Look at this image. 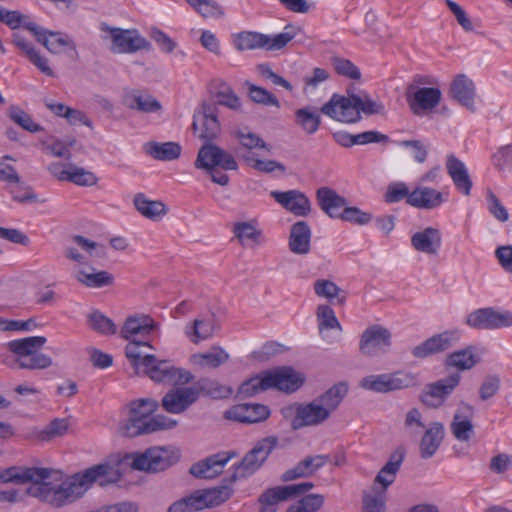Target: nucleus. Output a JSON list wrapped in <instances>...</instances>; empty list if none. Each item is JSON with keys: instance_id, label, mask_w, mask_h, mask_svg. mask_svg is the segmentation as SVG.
<instances>
[{"instance_id": "f257e3e1", "label": "nucleus", "mask_w": 512, "mask_h": 512, "mask_svg": "<svg viewBox=\"0 0 512 512\" xmlns=\"http://www.w3.org/2000/svg\"><path fill=\"white\" fill-rule=\"evenodd\" d=\"M119 465L120 462L100 463L66 477L58 472V483L54 484L55 489L51 494L52 503L58 504V509L63 508L82 498L94 483L107 486L118 482L122 477Z\"/></svg>"}, {"instance_id": "f03ea898", "label": "nucleus", "mask_w": 512, "mask_h": 512, "mask_svg": "<svg viewBox=\"0 0 512 512\" xmlns=\"http://www.w3.org/2000/svg\"><path fill=\"white\" fill-rule=\"evenodd\" d=\"M0 482L24 484L30 482L27 494L38 499L52 508L58 509V504H53L51 497L58 483V471L49 468L37 467H9L0 472Z\"/></svg>"}, {"instance_id": "7ed1b4c3", "label": "nucleus", "mask_w": 512, "mask_h": 512, "mask_svg": "<svg viewBox=\"0 0 512 512\" xmlns=\"http://www.w3.org/2000/svg\"><path fill=\"white\" fill-rule=\"evenodd\" d=\"M348 390L346 382H338L311 402L299 405L292 420V428L297 430L324 423L340 406Z\"/></svg>"}, {"instance_id": "20e7f679", "label": "nucleus", "mask_w": 512, "mask_h": 512, "mask_svg": "<svg viewBox=\"0 0 512 512\" xmlns=\"http://www.w3.org/2000/svg\"><path fill=\"white\" fill-rule=\"evenodd\" d=\"M47 339L43 336H31L10 341L7 345L14 354L11 360L5 363L12 367L14 364L20 369L43 370L53 365L50 356L39 352L46 344Z\"/></svg>"}, {"instance_id": "39448f33", "label": "nucleus", "mask_w": 512, "mask_h": 512, "mask_svg": "<svg viewBox=\"0 0 512 512\" xmlns=\"http://www.w3.org/2000/svg\"><path fill=\"white\" fill-rule=\"evenodd\" d=\"M404 450H396L374 479L371 491L363 494V512H385L386 491L396 479L404 459Z\"/></svg>"}, {"instance_id": "423d86ee", "label": "nucleus", "mask_w": 512, "mask_h": 512, "mask_svg": "<svg viewBox=\"0 0 512 512\" xmlns=\"http://www.w3.org/2000/svg\"><path fill=\"white\" fill-rule=\"evenodd\" d=\"M217 166H220L224 170L238 169V163L231 153L215 144H204L198 151L195 167L210 173L214 183L226 186L229 183V176L216 171L215 167Z\"/></svg>"}, {"instance_id": "0eeeda50", "label": "nucleus", "mask_w": 512, "mask_h": 512, "mask_svg": "<svg viewBox=\"0 0 512 512\" xmlns=\"http://www.w3.org/2000/svg\"><path fill=\"white\" fill-rule=\"evenodd\" d=\"M141 364L135 373L145 375L154 382L175 387L186 385L194 378L188 370L175 367L166 360H158L152 354L145 355Z\"/></svg>"}, {"instance_id": "6e6552de", "label": "nucleus", "mask_w": 512, "mask_h": 512, "mask_svg": "<svg viewBox=\"0 0 512 512\" xmlns=\"http://www.w3.org/2000/svg\"><path fill=\"white\" fill-rule=\"evenodd\" d=\"M419 385L416 374L399 370L392 373L369 375L362 378L360 386L376 393H389Z\"/></svg>"}, {"instance_id": "1a4fd4ad", "label": "nucleus", "mask_w": 512, "mask_h": 512, "mask_svg": "<svg viewBox=\"0 0 512 512\" xmlns=\"http://www.w3.org/2000/svg\"><path fill=\"white\" fill-rule=\"evenodd\" d=\"M180 459L179 450L169 446H156L135 454L132 468L145 472H160L176 464Z\"/></svg>"}, {"instance_id": "9d476101", "label": "nucleus", "mask_w": 512, "mask_h": 512, "mask_svg": "<svg viewBox=\"0 0 512 512\" xmlns=\"http://www.w3.org/2000/svg\"><path fill=\"white\" fill-rule=\"evenodd\" d=\"M277 445L275 437H266L259 440L255 446L248 451L240 463H238L228 482L234 483L238 479H244L254 474L267 460Z\"/></svg>"}, {"instance_id": "9b49d317", "label": "nucleus", "mask_w": 512, "mask_h": 512, "mask_svg": "<svg viewBox=\"0 0 512 512\" xmlns=\"http://www.w3.org/2000/svg\"><path fill=\"white\" fill-rule=\"evenodd\" d=\"M159 404L152 398H142L132 401L129 404V413L127 420L120 426V431L124 436L136 437L146 434L149 421L153 413L157 410Z\"/></svg>"}, {"instance_id": "f8f14e48", "label": "nucleus", "mask_w": 512, "mask_h": 512, "mask_svg": "<svg viewBox=\"0 0 512 512\" xmlns=\"http://www.w3.org/2000/svg\"><path fill=\"white\" fill-rule=\"evenodd\" d=\"M389 329L378 324L367 327L360 336L359 351L363 356L374 357L386 353L392 344Z\"/></svg>"}, {"instance_id": "ddd939ff", "label": "nucleus", "mask_w": 512, "mask_h": 512, "mask_svg": "<svg viewBox=\"0 0 512 512\" xmlns=\"http://www.w3.org/2000/svg\"><path fill=\"white\" fill-rule=\"evenodd\" d=\"M314 487L312 482H303L287 486H276L265 490L258 499L260 512H276L279 502L305 494Z\"/></svg>"}, {"instance_id": "4468645a", "label": "nucleus", "mask_w": 512, "mask_h": 512, "mask_svg": "<svg viewBox=\"0 0 512 512\" xmlns=\"http://www.w3.org/2000/svg\"><path fill=\"white\" fill-rule=\"evenodd\" d=\"M321 112L333 120L343 123H356L361 119L355 104V94H349L347 97L333 94L330 100L321 107Z\"/></svg>"}, {"instance_id": "2eb2a0df", "label": "nucleus", "mask_w": 512, "mask_h": 512, "mask_svg": "<svg viewBox=\"0 0 512 512\" xmlns=\"http://www.w3.org/2000/svg\"><path fill=\"white\" fill-rule=\"evenodd\" d=\"M231 137L238 146L235 153L240 161L244 163V157L258 156L259 151L271 152V146L257 133L247 127H235L231 130Z\"/></svg>"}, {"instance_id": "dca6fc26", "label": "nucleus", "mask_w": 512, "mask_h": 512, "mask_svg": "<svg viewBox=\"0 0 512 512\" xmlns=\"http://www.w3.org/2000/svg\"><path fill=\"white\" fill-rule=\"evenodd\" d=\"M442 92L438 87L406 89V101L415 116H424L432 112L441 102Z\"/></svg>"}, {"instance_id": "f3484780", "label": "nucleus", "mask_w": 512, "mask_h": 512, "mask_svg": "<svg viewBox=\"0 0 512 512\" xmlns=\"http://www.w3.org/2000/svg\"><path fill=\"white\" fill-rule=\"evenodd\" d=\"M457 330H447L431 336L421 344L412 349V355L417 359H424L429 356L443 353L452 348L459 340Z\"/></svg>"}, {"instance_id": "a211bd4d", "label": "nucleus", "mask_w": 512, "mask_h": 512, "mask_svg": "<svg viewBox=\"0 0 512 512\" xmlns=\"http://www.w3.org/2000/svg\"><path fill=\"white\" fill-rule=\"evenodd\" d=\"M200 396L196 387H176L169 390L162 398L163 409L171 414H181L194 404Z\"/></svg>"}, {"instance_id": "6ab92c4d", "label": "nucleus", "mask_w": 512, "mask_h": 512, "mask_svg": "<svg viewBox=\"0 0 512 512\" xmlns=\"http://www.w3.org/2000/svg\"><path fill=\"white\" fill-rule=\"evenodd\" d=\"M219 329L215 315L200 314L185 324L183 334L192 344H199L212 339Z\"/></svg>"}, {"instance_id": "aec40b11", "label": "nucleus", "mask_w": 512, "mask_h": 512, "mask_svg": "<svg viewBox=\"0 0 512 512\" xmlns=\"http://www.w3.org/2000/svg\"><path fill=\"white\" fill-rule=\"evenodd\" d=\"M192 128L200 139L206 141L215 139L220 131L217 107L204 103L201 110L194 115Z\"/></svg>"}, {"instance_id": "412c9836", "label": "nucleus", "mask_w": 512, "mask_h": 512, "mask_svg": "<svg viewBox=\"0 0 512 512\" xmlns=\"http://www.w3.org/2000/svg\"><path fill=\"white\" fill-rule=\"evenodd\" d=\"M237 453L234 451H222L213 454L197 463H194L189 472L196 478L200 479H213L220 475L226 464L234 457Z\"/></svg>"}, {"instance_id": "4be33fe9", "label": "nucleus", "mask_w": 512, "mask_h": 512, "mask_svg": "<svg viewBox=\"0 0 512 512\" xmlns=\"http://www.w3.org/2000/svg\"><path fill=\"white\" fill-rule=\"evenodd\" d=\"M460 375L454 373L447 378L428 384L421 395V401L428 407L437 408L459 384Z\"/></svg>"}, {"instance_id": "5701e85b", "label": "nucleus", "mask_w": 512, "mask_h": 512, "mask_svg": "<svg viewBox=\"0 0 512 512\" xmlns=\"http://www.w3.org/2000/svg\"><path fill=\"white\" fill-rule=\"evenodd\" d=\"M269 415L270 410L267 406L249 403L234 405L224 413L226 419L246 424L265 421Z\"/></svg>"}, {"instance_id": "b1692460", "label": "nucleus", "mask_w": 512, "mask_h": 512, "mask_svg": "<svg viewBox=\"0 0 512 512\" xmlns=\"http://www.w3.org/2000/svg\"><path fill=\"white\" fill-rule=\"evenodd\" d=\"M111 37L112 51L117 53H133L142 49H150V43L135 30L113 29Z\"/></svg>"}, {"instance_id": "393cba45", "label": "nucleus", "mask_w": 512, "mask_h": 512, "mask_svg": "<svg viewBox=\"0 0 512 512\" xmlns=\"http://www.w3.org/2000/svg\"><path fill=\"white\" fill-rule=\"evenodd\" d=\"M159 328V324L155 322L149 315L136 314L126 318L120 335L124 339H137L141 337L145 339L150 333Z\"/></svg>"}, {"instance_id": "a878e982", "label": "nucleus", "mask_w": 512, "mask_h": 512, "mask_svg": "<svg viewBox=\"0 0 512 512\" xmlns=\"http://www.w3.org/2000/svg\"><path fill=\"white\" fill-rule=\"evenodd\" d=\"M269 389L275 388L279 391L291 393L296 391L304 379L290 367H280L273 371H267Z\"/></svg>"}, {"instance_id": "bb28decb", "label": "nucleus", "mask_w": 512, "mask_h": 512, "mask_svg": "<svg viewBox=\"0 0 512 512\" xmlns=\"http://www.w3.org/2000/svg\"><path fill=\"white\" fill-rule=\"evenodd\" d=\"M270 195L282 207H284L286 210L290 211L296 216L305 217L311 211V203L309 199L300 191H272Z\"/></svg>"}, {"instance_id": "cd10ccee", "label": "nucleus", "mask_w": 512, "mask_h": 512, "mask_svg": "<svg viewBox=\"0 0 512 512\" xmlns=\"http://www.w3.org/2000/svg\"><path fill=\"white\" fill-rule=\"evenodd\" d=\"M442 245V234L439 229L427 227L411 236V246L420 253L435 256Z\"/></svg>"}, {"instance_id": "c85d7f7f", "label": "nucleus", "mask_w": 512, "mask_h": 512, "mask_svg": "<svg viewBox=\"0 0 512 512\" xmlns=\"http://www.w3.org/2000/svg\"><path fill=\"white\" fill-rule=\"evenodd\" d=\"M311 228L305 221H297L290 227L288 248L295 255H307L311 250Z\"/></svg>"}, {"instance_id": "c756f323", "label": "nucleus", "mask_w": 512, "mask_h": 512, "mask_svg": "<svg viewBox=\"0 0 512 512\" xmlns=\"http://www.w3.org/2000/svg\"><path fill=\"white\" fill-rule=\"evenodd\" d=\"M446 201V195L436 189L419 186L411 191L408 198V205L418 208L431 210L439 207Z\"/></svg>"}, {"instance_id": "7c9ffc66", "label": "nucleus", "mask_w": 512, "mask_h": 512, "mask_svg": "<svg viewBox=\"0 0 512 512\" xmlns=\"http://www.w3.org/2000/svg\"><path fill=\"white\" fill-rule=\"evenodd\" d=\"M33 35L38 42L42 43L52 53L57 54L65 49H70L77 54L74 41L66 34L51 32L38 26L37 32H33Z\"/></svg>"}, {"instance_id": "2f4dec72", "label": "nucleus", "mask_w": 512, "mask_h": 512, "mask_svg": "<svg viewBox=\"0 0 512 512\" xmlns=\"http://www.w3.org/2000/svg\"><path fill=\"white\" fill-rule=\"evenodd\" d=\"M473 407L469 404H464L461 410H458L450 424V430L453 436L461 442L470 440L474 433V426L472 423Z\"/></svg>"}, {"instance_id": "473e14b6", "label": "nucleus", "mask_w": 512, "mask_h": 512, "mask_svg": "<svg viewBox=\"0 0 512 512\" xmlns=\"http://www.w3.org/2000/svg\"><path fill=\"white\" fill-rule=\"evenodd\" d=\"M444 435L445 430L442 423H430L420 440L419 451L421 458L428 459L435 455L444 439Z\"/></svg>"}, {"instance_id": "72a5a7b5", "label": "nucleus", "mask_w": 512, "mask_h": 512, "mask_svg": "<svg viewBox=\"0 0 512 512\" xmlns=\"http://www.w3.org/2000/svg\"><path fill=\"white\" fill-rule=\"evenodd\" d=\"M450 92L452 97L462 106H465L472 112L475 111V85L466 75L459 74L455 77L451 84Z\"/></svg>"}, {"instance_id": "f704fd0d", "label": "nucleus", "mask_w": 512, "mask_h": 512, "mask_svg": "<svg viewBox=\"0 0 512 512\" xmlns=\"http://www.w3.org/2000/svg\"><path fill=\"white\" fill-rule=\"evenodd\" d=\"M230 484L229 482L210 489L196 490L201 510L219 506L229 500L234 493Z\"/></svg>"}, {"instance_id": "c9c22d12", "label": "nucleus", "mask_w": 512, "mask_h": 512, "mask_svg": "<svg viewBox=\"0 0 512 512\" xmlns=\"http://www.w3.org/2000/svg\"><path fill=\"white\" fill-rule=\"evenodd\" d=\"M230 484L229 482L210 489L196 490L201 510L219 506L229 500L234 493Z\"/></svg>"}, {"instance_id": "e433bc0d", "label": "nucleus", "mask_w": 512, "mask_h": 512, "mask_svg": "<svg viewBox=\"0 0 512 512\" xmlns=\"http://www.w3.org/2000/svg\"><path fill=\"white\" fill-rule=\"evenodd\" d=\"M320 208L331 218H339V210L346 206V199L329 187H321L316 193Z\"/></svg>"}, {"instance_id": "4c0bfd02", "label": "nucleus", "mask_w": 512, "mask_h": 512, "mask_svg": "<svg viewBox=\"0 0 512 512\" xmlns=\"http://www.w3.org/2000/svg\"><path fill=\"white\" fill-rule=\"evenodd\" d=\"M446 169L456 188L463 194L469 195L472 188V181L464 163L454 155H450L447 158Z\"/></svg>"}, {"instance_id": "58836bf2", "label": "nucleus", "mask_w": 512, "mask_h": 512, "mask_svg": "<svg viewBox=\"0 0 512 512\" xmlns=\"http://www.w3.org/2000/svg\"><path fill=\"white\" fill-rule=\"evenodd\" d=\"M144 151L155 160L172 161L180 157L182 148L177 142L159 143L151 141L144 145Z\"/></svg>"}, {"instance_id": "ea45409f", "label": "nucleus", "mask_w": 512, "mask_h": 512, "mask_svg": "<svg viewBox=\"0 0 512 512\" xmlns=\"http://www.w3.org/2000/svg\"><path fill=\"white\" fill-rule=\"evenodd\" d=\"M321 110L318 111L313 106H305L295 110V124L306 134L312 135L316 133L321 125Z\"/></svg>"}, {"instance_id": "a19ab883", "label": "nucleus", "mask_w": 512, "mask_h": 512, "mask_svg": "<svg viewBox=\"0 0 512 512\" xmlns=\"http://www.w3.org/2000/svg\"><path fill=\"white\" fill-rule=\"evenodd\" d=\"M232 231L242 246L252 247L263 242L262 232L257 229L253 221L236 222Z\"/></svg>"}, {"instance_id": "79ce46f5", "label": "nucleus", "mask_w": 512, "mask_h": 512, "mask_svg": "<svg viewBox=\"0 0 512 512\" xmlns=\"http://www.w3.org/2000/svg\"><path fill=\"white\" fill-rule=\"evenodd\" d=\"M134 205L142 216L150 220H159L167 214V208L162 201L149 200L142 193L135 195Z\"/></svg>"}, {"instance_id": "37998d69", "label": "nucleus", "mask_w": 512, "mask_h": 512, "mask_svg": "<svg viewBox=\"0 0 512 512\" xmlns=\"http://www.w3.org/2000/svg\"><path fill=\"white\" fill-rule=\"evenodd\" d=\"M124 105L133 110L144 113L157 112L161 109V104L154 97L148 94H140L137 92L127 93L123 98Z\"/></svg>"}, {"instance_id": "c03bdc74", "label": "nucleus", "mask_w": 512, "mask_h": 512, "mask_svg": "<svg viewBox=\"0 0 512 512\" xmlns=\"http://www.w3.org/2000/svg\"><path fill=\"white\" fill-rule=\"evenodd\" d=\"M192 362L202 368H217L229 360V354L219 346H212L208 352L196 353Z\"/></svg>"}, {"instance_id": "a18cd8bd", "label": "nucleus", "mask_w": 512, "mask_h": 512, "mask_svg": "<svg viewBox=\"0 0 512 512\" xmlns=\"http://www.w3.org/2000/svg\"><path fill=\"white\" fill-rule=\"evenodd\" d=\"M76 280L88 288H102L113 284L114 277L107 271H97L91 268L90 271L79 270Z\"/></svg>"}, {"instance_id": "49530a36", "label": "nucleus", "mask_w": 512, "mask_h": 512, "mask_svg": "<svg viewBox=\"0 0 512 512\" xmlns=\"http://www.w3.org/2000/svg\"><path fill=\"white\" fill-rule=\"evenodd\" d=\"M0 22L6 24L13 30L23 27L32 34L33 32H37L38 29V25L31 21L29 16L17 10H7L2 6H0Z\"/></svg>"}, {"instance_id": "de8ad7c7", "label": "nucleus", "mask_w": 512, "mask_h": 512, "mask_svg": "<svg viewBox=\"0 0 512 512\" xmlns=\"http://www.w3.org/2000/svg\"><path fill=\"white\" fill-rule=\"evenodd\" d=\"M234 44L239 51L265 49V46H267V35L258 32H241L237 35Z\"/></svg>"}, {"instance_id": "09e8293b", "label": "nucleus", "mask_w": 512, "mask_h": 512, "mask_svg": "<svg viewBox=\"0 0 512 512\" xmlns=\"http://www.w3.org/2000/svg\"><path fill=\"white\" fill-rule=\"evenodd\" d=\"M494 308H480L473 312H471L467 318L466 323L474 328L479 330H493L494 324Z\"/></svg>"}, {"instance_id": "8fccbe9b", "label": "nucleus", "mask_w": 512, "mask_h": 512, "mask_svg": "<svg viewBox=\"0 0 512 512\" xmlns=\"http://www.w3.org/2000/svg\"><path fill=\"white\" fill-rule=\"evenodd\" d=\"M268 389V379L266 372H264L243 382L238 389V395L241 398H248Z\"/></svg>"}, {"instance_id": "3c124183", "label": "nucleus", "mask_w": 512, "mask_h": 512, "mask_svg": "<svg viewBox=\"0 0 512 512\" xmlns=\"http://www.w3.org/2000/svg\"><path fill=\"white\" fill-rule=\"evenodd\" d=\"M477 362L478 359L474 355L472 347L451 353L446 359L447 366L455 367L459 370L471 369Z\"/></svg>"}, {"instance_id": "603ef678", "label": "nucleus", "mask_w": 512, "mask_h": 512, "mask_svg": "<svg viewBox=\"0 0 512 512\" xmlns=\"http://www.w3.org/2000/svg\"><path fill=\"white\" fill-rule=\"evenodd\" d=\"M314 291L319 297L328 300L337 298V303L339 304H344L346 301V294L330 280H317L314 283Z\"/></svg>"}, {"instance_id": "864d4df0", "label": "nucleus", "mask_w": 512, "mask_h": 512, "mask_svg": "<svg viewBox=\"0 0 512 512\" xmlns=\"http://www.w3.org/2000/svg\"><path fill=\"white\" fill-rule=\"evenodd\" d=\"M217 104L231 110L238 111L241 108V101L234 90L225 82H220L215 91Z\"/></svg>"}, {"instance_id": "5fc2aeb1", "label": "nucleus", "mask_w": 512, "mask_h": 512, "mask_svg": "<svg viewBox=\"0 0 512 512\" xmlns=\"http://www.w3.org/2000/svg\"><path fill=\"white\" fill-rule=\"evenodd\" d=\"M129 343L125 347L126 357L131 361L132 366L135 368V372L139 371L142 366L141 361L144 359L146 354H143L141 347H148L152 349V345L148 340H137L128 339Z\"/></svg>"}, {"instance_id": "6e6d98bb", "label": "nucleus", "mask_w": 512, "mask_h": 512, "mask_svg": "<svg viewBox=\"0 0 512 512\" xmlns=\"http://www.w3.org/2000/svg\"><path fill=\"white\" fill-rule=\"evenodd\" d=\"M88 323L94 331L103 335H114L117 331L114 322L99 311L88 315Z\"/></svg>"}, {"instance_id": "4d7b16f0", "label": "nucleus", "mask_w": 512, "mask_h": 512, "mask_svg": "<svg viewBox=\"0 0 512 512\" xmlns=\"http://www.w3.org/2000/svg\"><path fill=\"white\" fill-rule=\"evenodd\" d=\"M188 4L204 18H219L224 15L223 8L212 0H186Z\"/></svg>"}, {"instance_id": "13d9d810", "label": "nucleus", "mask_w": 512, "mask_h": 512, "mask_svg": "<svg viewBox=\"0 0 512 512\" xmlns=\"http://www.w3.org/2000/svg\"><path fill=\"white\" fill-rule=\"evenodd\" d=\"M69 428V422L65 418H55L43 430L38 433L41 441H51L65 435Z\"/></svg>"}, {"instance_id": "bf43d9fd", "label": "nucleus", "mask_w": 512, "mask_h": 512, "mask_svg": "<svg viewBox=\"0 0 512 512\" xmlns=\"http://www.w3.org/2000/svg\"><path fill=\"white\" fill-rule=\"evenodd\" d=\"M244 164L255 169L258 172L267 173V174L272 173L276 170H279L282 173H284L286 170L285 166L282 163L275 161V160H270V159L262 160L258 156H254V157L245 156Z\"/></svg>"}, {"instance_id": "052dcab7", "label": "nucleus", "mask_w": 512, "mask_h": 512, "mask_svg": "<svg viewBox=\"0 0 512 512\" xmlns=\"http://www.w3.org/2000/svg\"><path fill=\"white\" fill-rule=\"evenodd\" d=\"M317 318L320 331L324 329H338L342 331L341 324L330 306L325 304L319 305L317 308Z\"/></svg>"}, {"instance_id": "680f3d73", "label": "nucleus", "mask_w": 512, "mask_h": 512, "mask_svg": "<svg viewBox=\"0 0 512 512\" xmlns=\"http://www.w3.org/2000/svg\"><path fill=\"white\" fill-rule=\"evenodd\" d=\"M331 63L337 74L353 80L360 79V70L350 60L334 57L331 59Z\"/></svg>"}, {"instance_id": "e2e57ef3", "label": "nucleus", "mask_w": 512, "mask_h": 512, "mask_svg": "<svg viewBox=\"0 0 512 512\" xmlns=\"http://www.w3.org/2000/svg\"><path fill=\"white\" fill-rule=\"evenodd\" d=\"M355 104L360 114L361 112L366 115L384 113V105L380 102L372 100L367 94H355Z\"/></svg>"}, {"instance_id": "0e129e2a", "label": "nucleus", "mask_w": 512, "mask_h": 512, "mask_svg": "<svg viewBox=\"0 0 512 512\" xmlns=\"http://www.w3.org/2000/svg\"><path fill=\"white\" fill-rule=\"evenodd\" d=\"M249 89V97L251 100L258 104L270 105L279 107V101L272 93L266 89L256 86L254 84H247Z\"/></svg>"}, {"instance_id": "69168bd1", "label": "nucleus", "mask_w": 512, "mask_h": 512, "mask_svg": "<svg viewBox=\"0 0 512 512\" xmlns=\"http://www.w3.org/2000/svg\"><path fill=\"white\" fill-rule=\"evenodd\" d=\"M201 511L196 491L173 502L167 512H196Z\"/></svg>"}, {"instance_id": "338daca9", "label": "nucleus", "mask_w": 512, "mask_h": 512, "mask_svg": "<svg viewBox=\"0 0 512 512\" xmlns=\"http://www.w3.org/2000/svg\"><path fill=\"white\" fill-rule=\"evenodd\" d=\"M404 429L409 434L417 436L425 428L422 413L417 408L410 409L404 419Z\"/></svg>"}, {"instance_id": "774afa93", "label": "nucleus", "mask_w": 512, "mask_h": 512, "mask_svg": "<svg viewBox=\"0 0 512 512\" xmlns=\"http://www.w3.org/2000/svg\"><path fill=\"white\" fill-rule=\"evenodd\" d=\"M499 171H512V145L501 147L492 157Z\"/></svg>"}]
</instances>
